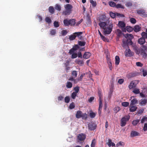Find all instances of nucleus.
Wrapping results in <instances>:
<instances>
[{
  "label": "nucleus",
  "mask_w": 147,
  "mask_h": 147,
  "mask_svg": "<svg viewBox=\"0 0 147 147\" xmlns=\"http://www.w3.org/2000/svg\"><path fill=\"white\" fill-rule=\"evenodd\" d=\"M73 6L70 4H67L64 5L65 10L62 12V14L65 16H68L71 13Z\"/></svg>",
  "instance_id": "obj_1"
},
{
  "label": "nucleus",
  "mask_w": 147,
  "mask_h": 147,
  "mask_svg": "<svg viewBox=\"0 0 147 147\" xmlns=\"http://www.w3.org/2000/svg\"><path fill=\"white\" fill-rule=\"evenodd\" d=\"M63 23L65 26H74L76 23V20L75 19L68 20L67 19H65L63 20Z\"/></svg>",
  "instance_id": "obj_2"
},
{
  "label": "nucleus",
  "mask_w": 147,
  "mask_h": 147,
  "mask_svg": "<svg viewBox=\"0 0 147 147\" xmlns=\"http://www.w3.org/2000/svg\"><path fill=\"white\" fill-rule=\"evenodd\" d=\"M113 27V26L112 23L110 24L109 26L106 27L105 28L103 29L104 34L107 35L110 34L112 31Z\"/></svg>",
  "instance_id": "obj_3"
},
{
  "label": "nucleus",
  "mask_w": 147,
  "mask_h": 147,
  "mask_svg": "<svg viewBox=\"0 0 147 147\" xmlns=\"http://www.w3.org/2000/svg\"><path fill=\"white\" fill-rule=\"evenodd\" d=\"M129 116H126L122 117L121 120V127L125 126L127 122L129 121Z\"/></svg>",
  "instance_id": "obj_4"
},
{
  "label": "nucleus",
  "mask_w": 147,
  "mask_h": 147,
  "mask_svg": "<svg viewBox=\"0 0 147 147\" xmlns=\"http://www.w3.org/2000/svg\"><path fill=\"white\" fill-rule=\"evenodd\" d=\"M125 37L128 40V41L129 42V44L130 45H132L133 44V42L131 41V40L134 38L133 35L131 34H127L125 36Z\"/></svg>",
  "instance_id": "obj_5"
},
{
  "label": "nucleus",
  "mask_w": 147,
  "mask_h": 147,
  "mask_svg": "<svg viewBox=\"0 0 147 147\" xmlns=\"http://www.w3.org/2000/svg\"><path fill=\"white\" fill-rule=\"evenodd\" d=\"M97 127L96 124L93 123L91 122L88 124V127L89 130L93 131L95 130Z\"/></svg>",
  "instance_id": "obj_6"
},
{
  "label": "nucleus",
  "mask_w": 147,
  "mask_h": 147,
  "mask_svg": "<svg viewBox=\"0 0 147 147\" xmlns=\"http://www.w3.org/2000/svg\"><path fill=\"white\" fill-rule=\"evenodd\" d=\"M86 138V135L84 134H80L78 136L77 138L79 141H84Z\"/></svg>",
  "instance_id": "obj_7"
},
{
  "label": "nucleus",
  "mask_w": 147,
  "mask_h": 147,
  "mask_svg": "<svg viewBox=\"0 0 147 147\" xmlns=\"http://www.w3.org/2000/svg\"><path fill=\"white\" fill-rule=\"evenodd\" d=\"M75 62L80 66H82L84 65V59L80 60V59H76Z\"/></svg>",
  "instance_id": "obj_8"
},
{
  "label": "nucleus",
  "mask_w": 147,
  "mask_h": 147,
  "mask_svg": "<svg viewBox=\"0 0 147 147\" xmlns=\"http://www.w3.org/2000/svg\"><path fill=\"white\" fill-rule=\"evenodd\" d=\"M136 85V81H132L130 83V84L128 86V87L130 89H131L134 88H135Z\"/></svg>",
  "instance_id": "obj_9"
},
{
  "label": "nucleus",
  "mask_w": 147,
  "mask_h": 147,
  "mask_svg": "<svg viewBox=\"0 0 147 147\" xmlns=\"http://www.w3.org/2000/svg\"><path fill=\"white\" fill-rule=\"evenodd\" d=\"M107 25V22H104L103 21H100L99 23V25L100 27L103 29L104 28H105Z\"/></svg>",
  "instance_id": "obj_10"
},
{
  "label": "nucleus",
  "mask_w": 147,
  "mask_h": 147,
  "mask_svg": "<svg viewBox=\"0 0 147 147\" xmlns=\"http://www.w3.org/2000/svg\"><path fill=\"white\" fill-rule=\"evenodd\" d=\"M91 54L89 52H85L83 55V58L85 59L89 58L91 56Z\"/></svg>",
  "instance_id": "obj_11"
},
{
  "label": "nucleus",
  "mask_w": 147,
  "mask_h": 147,
  "mask_svg": "<svg viewBox=\"0 0 147 147\" xmlns=\"http://www.w3.org/2000/svg\"><path fill=\"white\" fill-rule=\"evenodd\" d=\"M139 135V133L136 131H132L130 133V136L132 137L138 136Z\"/></svg>",
  "instance_id": "obj_12"
},
{
  "label": "nucleus",
  "mask_w": 147,
  "mask_h": 147,
  "mask_svg": "<svg viewBox=\"0 0 147 147\" xmlns=\"http://www.w3.org/2000/svg\"><path fill=\"white\" fill-rule=\"evenodd\" d=\"M126 30L129 32H130L133 30V28L130 26H127L126 28H124L122 29L123 31H125Z\"/></svg>",
  "instance_id": "obj_13"
},
{
  "label": "nucleus",
  "mask_w": 147,
  "mask_h": 147,
  "mask_svg": "<svg viewBox=\"0 0 147 147\" xmlns=\"http://www.w3.org/2000/svg\"><path fill=\"white\" fill-rule=\"evenodd\" d=\"M133 29L134 32H138L140 30L141 27L138 25H136L134 26Z\"/></svg>",
  "instance_id": "obj_14"
},
{
  "label": "nucleus",
  "mask_w": 147,
  "mask_h": 147,
  "mask_svg": "<svg viewBox=\"0 0 147 147\" xmlns=\"http://www.w3.org/2000/svg\"><path fill=\"white\" fill-rule=\"evenodd\" d=\"M82 113L81 111H78L77 112L76 114V117L78 119L82 117Z\"/></svg>",
  "instance_id": "obj_15"
},
{
  "label": "nucleus",
  "mask_w": 147,
  "mask_h": 147,
  "mask_svg": "<svg viewBox=\"0 0 147 147\" xmlns=\"http://www.w3.org/2000/svg\"><path fill=\"white\" fill-rule=\"evenodd\" d=\"M137 109V107L136 106H134V105H130L129 111L131 112H134L136 111Z\"/></svg>",
  "instance_id": "obj_16"
},
{
  "label": "nucleus",
  "mask_w": 147,
  "mask_h": 147,
  "mask_svg": "<svg viewBox=\"0 0 147 147\" xmlns=\"http://www.w3.org/2000/svg\"><path fill=\"white\" fill-rule=\"evenodd\" d=\"M146 42L145 40L143 38H141L138 39V43L140 45L144 44Z\"/></svg>",
  "instance_id": "obj_17"
},
{
  "label": "nucleus",
  "mask_w": 147,
  "mask_h": 147,
  "mask_svg": "<svg viewBox=\"0 0 147 147\" xmlns=\"http://www.w3.org/2000/svg\"><path fill=\"white\" fill-rule=\"evenodd\" d=\"M118 25L119 27L121 28H124L125 27V24L124 22L122 21H120L119 22Z\"/></svg>",
  "instance_id": "obj_18"
},
{
  "label": "nucleus",
  "mask_w": 147,
  "mask_h": 147,
  "mask_svg": "<svg viewBox=\"0 0 147 147\" xmlns=\"http://www.w3.org/2000/svg\"><path fill=\"white\" fill-rule=\"evenodd\" d=\"M82 34V32H76L75 33V36H76H76L78 37L80 39H81L82 38V37L81 36V35Z\"/></svg>",
  "instance_id": "obj_19"
},
{
  "label": "nucleus",
  "mask_w": 147,
  "mask_h": 147,
  "mask_svg": "<svg viewBox=\"0 0 147 147\" xmlns=\"http://www.w3.org/2000/svg\"><path fill=\"white\" fill-rule=\"evenodd\" d=\"M138 103V100L136 98H134L131 100V103L130 104V105H134L136 104H137Z\"/></svg>",
  "instance_id": "obj_20"
},
{
  "label": "nucleus",
  "mask_w": 147,
  "mask_h": 147,
  "mask_svg": "<svg viewBox=\"0 0 147 147\" xmlns=\"http://www.w3.org/2000/svg\"><path fill=\"white\" fill-rule=\"evenodd\" d=\"M123 44L122 46L124 48L127 46L128 44H129V42L127 39L126 40H123Z\"/></svg>",
  "instance_id": "obj_21"
},
{
  "label": "nucleus",
  "mask_w": 147,
  "mask_h": 147,
  "mask_svg": "<svg viewBox=\"0 0 147 147\" xmlns=\"http://www.w3.org/2000/svg\"><path fill=\"white\" fill-rule=\"evenodd\" d=\"M120 62V59L119 56H116L115 57V64L116 65L119 64Z\"/></svg>",
  "instance_id": "obj_22"
},
{
  "label": "nucleus",
  "mask_w": 147,
  "mask_h": 147,
  "mask_svg": "<svg viewBox=\"0 0 147 147\" xmlns=\"http://www.w3.org/2000/svg\"><path fill=\"white\" fill-rule=\"evenodd\" d=\"M139 122H140V120L137 119L136 120H134L132 121V123L133 125L136 126L138 124V123Z\"/></svg>",
  "instance_id": "obj_23"
},
{
  "label": "nucleus",
  "mask_w": 147,
  "mask_h": 147,
  "mask_svg": "<svg viewBox=\"0 0 147 147\" xmlns=\"http://www.w3.org/2000/svg\"><path fill=\"white\" fill-rule=\"evenodd\" d=\"M76 38V36L75 33L72 35H71L69 37V39L70 40H74Z\"/></svg>",
  "instance_id": "obj_24"
},
{
  "label": "nucleus",
  "mask_w": 147,
  "mask_h": 147,
  "mask_svg": "<svg viewBox=\"0 0 147 147\" xmlns=\"http://www.w3.org/2000/svg\"><path fill=\"white\" fill-rule=\"evenodd\" d=\"M72 84L70 82H67L66 86L67 88H71L72 86Z\"/></svg>",
  "instance_id": "obj_25"
},
{
  "label": "nucleus",
  "mask_w": 147,
  "mask_h": 147,
  "mask_svg": "<svg viewBox=\"0 0 147 147\" xmlns=\"http://www.w3.org/2000/svg\"><path fill=\"white\" fill-rule=\"evenodd\" d=\"M49 11L51 13H53L54 12V9L52 6H50L49 7Z\"/></svg>",
  "instance_id": "obj_26"
},
{
  "label": "nucleus",
  "mask_w": 147,
  "mask_h": 147,
  "mask_svg": "<svg viewBox=\"0 0 147 147\" xmlns=\"http://www.w3.org/2000/svg\"><path fill=\"white\" fill-rule=\"evenodd\" d=\"M86 43L84 41H78V44L79 45H80L81 46H85Z\"/></svg>",
  "instance_id": "obj_27"
},
{
  "label": "nucleus",
  "mask_w": 147,
  "mask_h": 147,
  "mask_svg": "<svg viewBox=\"0 0 147 147\" xmlns=\"http://www.w3.org/2000/svg\"><path fill=\"white\" fill-rule=\"evenodd\" d=\"M96 143V141L95 139H94L92 140V142L91 146V147H95V145Z\"/></svg>",
  "instance_id": "obj_28"
},
{
  "label": "nucleus",
  "mask_w": 147,
  "mask_h": 147,
  "mask_svg": "<svg viewBox=\"0 0 147 147\" xmlns=\"http://www.w3.org/2000/svg\"><path fill=\"white\" fill-rule=\"evenodd\" d=\"M109 5L112 7H114L116 6V3L112 1H110L109 2Z\"/></svg>",
  "instance_id": "obj_29"
},
{
  "label": "nucleus",
  "mask_w": 147,
  "mask_h": 147,
  "mask_svg": "<svg viewBox=\"0 0 147 147\" xmlns=\"http://www.w3.org/2000/svg\"><path fill=\"white\" fill-rule=\"evenodd\" d=\"M55 9L59 11H60L61 10V7L60 5L58 4H56L55 7Z\"/></svg>",
  "instance_id": "obj_30"
},
{
  "label": "nucleus",
  "mask_w": 147,
  "mask_h": 147,
  "mask_svg": "<svg viewBox=\"0 0 147 147\" xmlns=\"http://www.w3.org/2000/svg\"><path fill=\"white\" fill-rule=\"evenodd\" d=\"M72 76L73 78H76L77 76V71H73L71 72Z\"/></svg>",
  "instance_id": "obj_31"
},
{
  "label": "nucleus",
  "mask_w": 147,
  "mask_h": 147,
  "mask_svg": "<svg viewBox=\"0 0 147 147\" xmlns=\"http://www.w3.org/2000/svg\"><path fill=\"white\" fill-rule=\"evenodd\" d=\"M98 93L99 97V100H102V95L101 94V92L100 90H98Z\"/></svg>",
  "instance_id": "obj_32"
},
{
  "label": "nucleus",
  "mask_w": 147,
  "mask_h": 147,
  "mask_svg": "<svg viewBox=\"0 0 147 147\" xmlns=\"http://www.w3.org/2000/svg\"><path fill=\"white\" fill-rule=\"evenodd\" d=\"M77 95V93L73 92L71 93V97L73 99H75Z\"/></svg>",
  "instance_id": "obj_33"
},
{
  "label": "nucleus",
  "mask_w": 147,
  "mask_h": 147,
  "mask_svg": "<svg viewBox=\"0 0 147 147\" xmlns=\"http://www.w3.org/2000/svg\"><path fill=\"white\" fill-rule=\"evenodd\" d=\"M129 105V103L128 102H123L121 103V105L124 107H127Z\"/></svg>",
  "instance_id": "obj_34"
},
{
  "label": "nucleus",
  "mask_w": 147,
  "mask_h": 147,
  "mask_svg": "<svg viewBox=\"0 0 147 147\" xmlns=\"http://www.w3.org/2000/svg\"><path fill=\"white\" fill-rule=\"evenodd\" d=\"M146 121H147V117L146 116H144L142 119L141 123H143L145 122Z\"/></svg>",
  "instance_id": "obj_35"
},
{
  "label": "nucleus",
  "mask_w": 147,
  "mask_h": 147,
  "mask_svg": "<svg viewBox=\"0 0 147 147\" xmlns=\"http://www.w3.org/2000/svg\"><path fill=\"white\" fill-rule=\"evenodd\" d=\"M142 38H143L144 39L147 38V34L146 32H143L141 34Z\"/></svg>",
  "instance_id": "obj_36"
},
{
  "label": "nucleus",
  "mask_w": 147,
  "mask_h": 147,
  "mask_svg": "<svg viewBox=\"0 0 147 147\" xmlns=\"http://www.w3.org/2000/svg\"><path fill=\"white\" fill-rule=\"evenodd\" d=\"M137 13L139 14L144 15L145 13V12L144 10H138L137 11Z\"/></svg>",
  "instance_id": "obj_37"
},
{
  "label": "nucleus",
  "mask_w": 147,
  "mask_h": 147,
  "mask_svg": "<svg viewBox=\"0 0 147 147\" xmlns=\"http://www.w3.org/2000/svg\"><path fill=\"white\" fill-rule=\"evenodd\" d=\"M90 2L93 7H95L96 6V2L94 1L93 0H90Z\"/></svg>",
  "instance_id": "obj_38"
},
{
  "label": "nucleus",
  "mask_w": 147,
  "mask_h": 147,
  "mask_svg": "<svg viewBox=\"0 0 147 147\" xmlns=\"http://www.w3.org/2000/svg\"><path fill=\"white\" fill-rule=\"evenodd\" d=\"M133 92L135 94H138L140 93V91L138 89L135 88L134 89Z\"/></svg>",
  "instance_id": "obj_39"
},
{
  "label": "nucleus",
  "mask_w": 147,
  "mask_h": 147,
  "mask_svg": "<svg viewBox=\"0 0 147 147\" xmlns=\"http://www.w3.org/2000/svg\"><path fill=\"white\" fill-rule=\"evenodd\" d=\"M99 100V106L98 109L102 110V100Z\"/></svg>",
  "instance_id": "obj_40"
},
{
  "label": "nucleus",
  "mask_w": 147,
  "mask_h": 147,
  "mask_svg": "<svg viewBox=\"0 0 147 147\" xmlns=\"http://www.w3.org/2000/svg\"><path fill=\"white\" fill-rule=\"evenodd\" d=\"M74 90L75 91V92H75L78 93L79 91V87L77 86L74 88Z\"/></svg>",
  "instance_id": "obj_41"
},
{
  "label": "nucleus",
  "mask_w": 147,
  "mask_h": 147,
  "mask_svg": "<svg viewBox=\"0 0 147 147\" xmlns=\"http://www.w3.org/2000/svg\"><path fill=\"white\" fill-rule=\"evenodd\" d=\"M45 20L46 22L49 24H50L51 22V19L48 17H46L45 18Z\"/></svg>",
  "instance_id": "obj_42"
},
{
  "label": "nucleus",
  "mask_w": 147,
  "mask_h": 147,
  "mask_svg": "<svg viewBox=\"0 0 147 147\" xmlns=\"http://www.w3.org/2000/svg\"><path fill=\"white\" fill-rule=\"evenodd\" d=\"M80 47L78 45H75L72 47V48L75 51L78 49Z\"/></svg>",
  "instance_id": "obj_43"
},
{
  "label": "nucleus",
  "mask_w": 147,
  "mask_h": 147,
  "mask_svg": "<svg viewBox=\"0 0 147 147\" xmlns=\"http://www.w3.org/2000/svg\"><path fill=\"white\" fill-rule=\"evenodd\" d=\"M116 7L117 8H121L123 9L124 8V6L120 4H117L116 5Z\"/></svg>",
  "instance_id": "obj_44"
},
{
  "label": "nucleus",
  "mask_w": 147,
  "mask_h": 147,
  "mask_svg": "<svg viewBox=\"0 0 147 147\" xmlns=\"http://www.w3.org/2000/svg\"><path fill=\"white\" fill-rule=\"evenodd\" d=\"M117 34L118 36H120L122 34V32L119 29H117Z\"/></svg>",
  "instance_id": "obj_45"
},
{
  "label": "nucleus",
  "mask_w": 147,
  "mask_h": 147,
  "mask_svg": "<svg viewBox=\"0 0 147 147\" xmlns=\"http://www.w3.org/2000/svg\"><path fill=\"white\" fill-rule=\"evenodd\" d=\"M70 101V98L69 96H66L65 98V102L66 103L69 102Z\"/></svg>",
  "instance_id": "obj_46"
},
{
  "label": "nucleus",
  "mask_w": 147,
  "mask_h": 147,
  "mask_svg": "<svg viewBox=\"0 0 147 147\" xmlns=\"http://www.w3.org/2000/svg\"><path fill=\"white\" fill-rule=\"evenodd\" d=\"M146 100L144 99V100L141 101V102H140V104L141 105H146Z\"/></svg>",
  "instance_id": "obj_47"
},
{
  "label": "nucleus",
  "mask_w": 147,
  "mask_h": 147,
  "mask_svg": "<svg viewBox=\"0 0 147 147\" xmlns=\"http://www.w3.org/2000/svg\"><path fill=\"white\" fill-rule=\"evenodd\" d=\"M108 63L109 66V67L110 69L111 70L112 69V63L111 61H110V60H108Z\"/></svg>",
  "instance_id": "obj_48"
},
{
  "label": "nucleus",
  "mask_w": 147,
  "mask_h": 147,
  "mask_svg": "<svg viewBox=\"0 0 147 147\" xmlns=\"http://www.w3.org/2000/svg\"><path fill=\"white\" fill-rule=\"evenodd\" d=\"M110 15L111 17L113 18H115L116 16L115 13H113L112 12H110Z\"/></svg>",
  "instance_id": "obj_49"
},
{
  "label": "nucleus",
  "mask_w": 147,
  "mask_h": 147,
  "mask_svg": "<svg viewBox=\"0 0 147 147\" xmlns=\"http://www.w3.org/2000/svg\"><path fill=\"white\" fill-rule=\"evenodd\" d=\"M105 16H100L99 20L100 21H103L105 20Z\"/></svg>",
  "instance_id": "obj_50"
},
{
  "label": "nucleus",
  "mask_w": 147,
  "mask_h": 147,
  "mask_svg": "<svg viewBox=\"0 0 147 147\" xmlns=\"http://www.w3.org/2000/svg\"><path fill=\"white\" fill-rule=\"evenodd\" d=\"M90 116L91 118H94L95 117L96 114L95 113L93 112H90Z\"/></svg>",
  "instance_id": "obj_51"
},
{
  "label": "nucleus",
  "mask_w": 147,
  "mask_h": 147,
  "mask_svg": "<svg viewBox=\"0 0 147 147\" xmlns=\"http://www.w3.org/2000/svg\"><path fill=\"white\" fill-rule=\"evenodd\" d=\"M71 58L72 59H74L76 58L77 56V54L76 53H74L71 54Z\"/></svg>",
  "instance_id": "obj_52"
},
{
  "label": "nucleus",
  "mask_w": 147,
  "mask_h": 147,
  "mask_svg": "<svg viewBox=\"0 0 147 147\" xmlns=\"http://www.w3.org/2000/svg\"><path fill=\"white\" fill-rule=\"evenodd\" d=\"M130 22L131 23L134 24L136 23V21L135 18H131L130 19Z\"/></svg>",
  "instance_id": "obj_53"
},
{
  "label": "nucleus",
  "mask_w": 147,
  "mask_h": 147,
  "mask_svg": "<svg viewBox=\"0 0 147 147\" xmlns=\"http://www.w3.org/2000/svg\"><path fill=\"white\" fill-rule=\"evenodd\" d=\"M75 105L74 104L73 102L71 103L69 105V108L70 109H74L75 107Z\"/></svg>",
  "instance_id": "obj_54"
},
{
  "label": "nucleus",
  "mask_w": 147,
  "mask_h": 147,
  "mask_svg": "<svg viewBox=\"0 0 147 147\" xmlns=\"http://www.w3.org/2000/svg\"><path fill=\"white\" fill-rule=\"evenodd\" d=\"M120 110V108L118 107H115L114 109V110L116 113H117V112L119 111Z\"/></svg>",
  "instance_id": "obj_55"
},
{
  "label": "nucleus",
  "mask_w": 147,
  "mask_h": 147,
  "mask_svg": "<svg viewBox=\"0 0 147 147\" xmlns=\"http://www.w3.org/2000/svg\"><path fill=\"white\" fill-rule=\"evenodd\" d=\"M124 145V144L123 142L120 141L119 142V143H117L116 144V146L117 147H118L120 146H123Z\"/></svg>",
  "instance_id": "obj_56"
},
{
  "label": "nucleus",
  "mask_w": 147,
  "mask_h": 147,
  "mask_svg": "<svg viewBox=\"0 0 147 147\" xmlns=\"http://www.w3.org/2000/svg\"><path fill=\"white\" fill-rule=\"evenodd\" d=\"M54 27L56 28L58 27L59 26V22L57 21H55L54 22Z\"/></svg>",
  "instance_id": "obj_57"
},
{
  "label": "nucleus",
  "mask_w": 147,
  "mask_h": 147,
  "mask_svg": "<svg viewBox=\"0 0 147 147\" xmlns=\"http://www.w3.org/2000/svg\"><path fill=\"white\" fill-rule=\"evenodd\" d=\"M56 33V31L55 30L53 29L50 31V34L51 35H54Z\"/></svg>",
  "instance_id": "obj_58"
},
{
  "label": "nucleus",
  "mask_w": 147,
  "mask_h": 147,
  "mask_svg": "<svg viewBox=\"0 0 147 147\" xmlns=\"http://www.w3.org/2000/svg\"><path fill=\"white\" fill-rule=\"evenodd\" d=\"M136 65L138 67H142L143 66V64L140 62H137L136 63Z\"/></svg>",
  "instance_id": "obj_59"
},
{
  "label": "nucleus",
  "mask_w": 147,
  "mask_h": 147,
  "mask_svg": "<svg viewBox=\"0 0 147 147\" xmlns=\"http://www.w3.org/2000/svg\"><path fill=\"white\" fill-rule=\"evenodd\" d=\"M132 5L131 2L130 1H128L126 2V5L127 7L131 6Z\"/></svg>",
  "instance_id": "obj_60"
},
{
  "label": "nucleus",
  "mask_w": 147,
  "mask_h": 147,
  "mask_svg": "<svg viewBox=\"0 0 147 147\" xmlns=\"http://www.w3.org/2000/svg\"><path fill=\"white\" fill-rule=\"evenodd\" d=\"M142 73L143 76L144 77L147 75V71L146 70H143Z\"/></svg>",
  "instance_id": "obj_61"
},
{
  "label": "nucleus",
  "mask_w": 147,
  "mask_h": 147,
  "mask_svg": "<svg viewBox=\"0 0 147 147\" xmlns=\"http://www.w3.org/2000/svg\"><path fill=\"white\" fill-rule=\"evenodd\" d=\"M67 30H63L62 31V36H65L67 34Z\"/></svg>",
  "instance_id": "obj_62"
},
{
  "label": "nucleus",
  "mask_w": 147,
  "mask_h": 147,
  "mask_svg": "<svg viewBox=\"0 0 147 147\" xmlns=\"http://www.w3.org/2000/svg\"><path fill=\"white\" fill-rule=\"evenodd\" d=\"M77 55L78 57L80 58L81 59H82L83 58V57H82V56L81 52L79 51L77 54Z\"/></svg>",
  "instance_id": "obj_63"
},
{
  "label": "nucleus",
  "mask_w": 147,
  "mask_h": 147,
  "mask_svg": "<svg viewBox=\"0 0 147 147\" xmlns=\"http://www.w3.org/2000/svg\"><path fill=\"white\" fill-rule=\"evenodd\" d=\"M143 130L144 131L147 130V123H145L144 124L143 128Z\"/></svg>",
  "instance_id": "obj_64"
}]
</instances>
